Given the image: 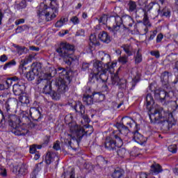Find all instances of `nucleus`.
Wrapping results in <instances>:
<instances>
[{
    "mask_svg": "<svg viewBox=\"0 0 178 178\" xmlns=\"http://www.w3.org/2000/svg\"><path fill=\"white\" fill-rule=\"evenodd\" d=\"M6 88H8L7 86L0 85V90H6Z\"/></svg>",
    "mask_w": 178,
    "mask_h": 178,
    "instance_id": "338daca9",
    "label": "nucleus"
},
{
    "mask_svg": "<svg viewBox=\"0 0 178 178\" xmlns=\"http://www.w3.org/2000/svg\"><path fill=\"white\" fill-rule=\"evenodd\" d=\"M6 121L9 122V126H10L11 127V132L12 130H13V127H11L10 122H12V123H16V124H19V123H20V119L17 118L16 115H10L7 117L5 116V115H3V113L0 111V124L6 123Z\"/></svg>",
    "mask_w": 178,
    "mask_h": 178,
    "instance_id": "f8f14e48",
    "label": "nucleus"
},
{
    "mask_svg": "<svg viewBox=\"0 0 178 178\" xmlns=\"http://www.w3.org/2000/svg\"><path fill=\"white\" fill-rule=\"evenodd\" d=\"M0 175L3 176V177H6V170L3 168H0Z\"/></svg>",
    "mask_w": 178,
    "mask_h": 178,
    "instance_id": "864d4df0",
    "label": "nucleus"
},
{
    "mask_svg": "<svg viewBox=\"0 0 178 178\" xmlns=\"http://www.w3.org/2000/svg\"><path fill=\"white\" fill-rule=\"evenodd\" d=\"M33 60V56H26L24 59L21 60V66H25V65H28V63H30Z\"/></svg>",
    "mask_w": 178,
    "mask_h": 178,
    "instance_id": "c756f323",
    "label": "nucleus"
},
{
    "mask_svg": "<svg viewBox=\"0 0 178 178\" xmlns=\"http://www.w3.org/2000/svg\"><path fill=\"white\" fill-rule=\"evenodd\" d=\"M157 33L158 32L156 31H153L150 32V36L149 38V41H152V40H154L155 38V37H156Z\"/></svg>",
    "mask_w": 178,
    "mask_h": 178,
    "instance_id": "49530a36",
    "label": "nucleus"
},
{
    "mask_svg": "<svg viewBox=\"0 0 178 178\" xmlns=\"http://www.w3.org/2000/svg\"><path fill=\"white\" fill-rule=\"evenodd\" d=\"M81 6H83V5H81V3H79L75 7V9L79 10L81 8Z\"/></svg>",
    "mask_w": 178,
    "mask_h": 178,
    "instance_id": "0e129e2a",
    "label": "nucleus"
},
{
    "mask_svg": "<svg viewBox=\"0 0 178 178\" xmlns=\"http://www.w3.org/2000/svg\"><path fill=\"white\" fill-rule=\"evenodd\" d=\"M19 176H26L29 173V167L26 164H22L18 166Z\"/></svg>",
    "mask_w": 178,
    "mask_h": 178,
    "instance_id": "aec40b11",
    "label": "nucleus"
},
{
    "mask_svg": "<svg viewBox=\"0 0 178 178\" xmlns=\"http://www.w3.org/2000/svg\"><path fill=\"white\" fill-rule=\"evenodd\" d=\"M56 161L58 162L59 161V158L55 153H52L51 152H47L45 156V163L47 165H51L54 161Z\"/></svg>",
    "mask_w": 178,
    "mask_h": 178,
    "instance_id": "dca6fc26",
    "label": "nucleus"
},
{
    "mask_svg": "<svg viewBox=\"0 0 178 178\" xmlns=\"http://www.w3.org/2000/svg\"><path fill=\"white\" fill-rule=\"evenodd\" d=\"M75 105H74V109L76 112H78L79 113H81V118H83L85 123H88L90 122V118L88 115H84L86 112V107L81 104V102H75Z\"/></svg>",
    "mask_w": 178,
    "mask_h": 178,
    "instance_id": "ddd939ff",
    "label": "nucleus"
},
{
    "mask_svg": "<svg viewBox=\"0 0 178 178\" xmlns=\"http://www.w3.org/2000/svg\"><path fill=\"white\" fill-rule=\"evenodd\" d=\"M115 21V24L113 25V28L109 27L108 30L112 31L114 34H116L117 31H119V29L122 26H129V27H133V24H134V19H133L130 15H124L120 17L118 15L115 17H111Z\"/></svg>",
    "mask_w": 178,
    "mask_h": 178,
    "instance_id": "6e6552de",
    "label": "nucleus"
},
{
    "mask_svg": "<svg viewBox=\"0 0 178 178\" xmlns=\"http://www.w3.org/2000/svg\"><path fill=\"white\" fill-rule=\"evenodd\" d=\"M29 49H30L31 51H35L36 52H38V51H40V48H39V47H35V46H31V47H29Z\"/></svg>",
    "mask_w": 178,
    "mask_h": 178,
    "instance_id": "4d7b16f0",
    "label": "nucleus"
},
{
    "mask_svg": "<svg viewBox=\"0 0 178 178\" xmlns=\"http://www.w3.org/2000/svg\"><path fill=\"white\" fill-rule=\"evenodd\" d=\"M53 148L56 151H59V149H60V145H59V143H56L54 144Z\"/></svg>",
    "mask_w": 178,
    "mask_h": 178,
    "instance_id": "13d9d810",
    "label": "nucleus"
},
{
    "mask_svg": "<svg viewBox=\"0 0 178 178\" xmlns=\"http://www.w3.org/2000/svg\"><path fill=\"white\" fill-rule=\"evenodd\" d=\"M8 60V56L5 54H3L0 56V62H2L3 63L6 62Z\"/></svg>",
    "mask_w": 178,
    "mask_h": 178,
    "instance_id": "603ef678",
    "label": "nucleus"
},
{
    "mask_svg": "<svg viewBox=\"0 0 178 178\" xmlns=\"http://www.w3.org/2000/svg\"><path fill=\"white\" fill-rule=\"evenodd\" d=\"M150 55H152V56H155L156 58H159V56H161V55L159 54V51H150Z\"/></svg>",
    "mask_w": 178,
    "mask_h": 178,
    "instance_id": "3c124183",
    "label": "nucleus"
},
{
    "mask_svg": "<svg viewBox=\"0 0 178 178\" xmlns=\"http://www.w3.org/2000/svg\"><path fill=\"white\" fill-rule=\"evenodd\" d=\"M19 102H17V99H16V98H9L4 104V108L8 113L17 112V110L16 109L20 110V108H19Z\"/></svg>",
    "mask_w": 178,
    "mask_h": 178,
    "instance_id": "9b49d317",
    "label": "nucleus"
},
{
    "mask_svg": "<svg viewBox=\"0 0 178 178\" xmlns=\"http://www.w3.org/2000/svg\"><path fill=\"white\" fill-rule=\"evenodd\" d=\"M16 48L17 49V54L19 55H23V54H27L29 52L28 49L25 47L17 46Z\"/></svg>",
    "mask_w": 178,
    "mask_h": 178,
    "instance_id": "473e14b6",
    "label": "nucleus"
},
{
    "mask_svg": "<svg viewBox=\"0 0 178 178\" xmlns=\"http://www.w3.org/2000/svg\"><path fill=\"white\" fill-rule=\"evenodd\" d=\"M147 2H148V0H139L138 5L140 6H142V8H145L147 6Z\"/></svg>",
    "mask_w": 178,
    "mask_h": 178,
    "instance_id": "a18cd8bd",
    "label": "nucleus"
},
{
    "mask_svg": "<svg viewBox=\"0 0 178 178\" xmlns=\"http://www.w3.org/2000/svg\"><path fill=\"white\" fill-rule=\"evenodd\" d=\"M163 40V35L162 33H160L156 37V42H161Z\"/></svg>",
    "mask_w": 178,
    "mask_h": 178,
    "instance_id": "5fc2aeb1",
    "label": "nucleus"
},
{
    "mask_svg": "<svg viewBox=\"0 0 178 178\" xmlns=\"http://www.w3.org/2000/svg\"><path fill=\"white\" fill-rule=\"evenodd\" d=\"M139 178H149L151 177V174L147 175V173L141 172L138 175ZM152 178H155V177H152Z\"/></svg>",
    "mask_w": 178,
    "mask_h": 178,
    "instance_id": "de8ad7c7",
    "label": "nucleus"
},
{
    "mask_svg": "<svg viewBox=\"0 0 178 178\" xmlns=\"http://www.w3.org/2000/svg\"><path fill=\"white\" fill-rule=\"evenodd\" d=\"M148 90L151 93H148L146 96V108L149 111L150 122L153 124H160L161 130L169 131L176 124L173 114L171 112L165 111L162 107L155 108V102L152 94H154V98L161 102L169 104V102H172L175 93L173 91L168 92L166 90H156L154 83H150Z\"/></svg>",
    "mask_w": 178,
    "mask_h": 178,
    "instance_id": "f03ea898",
    "label": "nucleus"
},
{
    "mask_svg": "<svg viewBox=\"0 0 178 178\" xmlns=\"http://www.w3.org/2000/svg\"><path fill=\"white\" fill-rule=\"evenodd\" d=\"M127 9L129 13H134L135 16H137V3L136 2L133 1H129Z\"/></svg>",
    "mask_w": 178,
    "mask_h": 178,
    "instance_id": "412c9836",
    "label": "nucleus"
},
{
    "mask_svg": "<svg viewBox=\"0 0 178 178\" xmlns=\"http://www.w3.org/2000/svg\"><path fill=\"white\" fill-rule=\"evenodd\" d=\"M112 17H115V16L108 17V15H103L99 19V23L100 24H107L108 22H109L110 20H112L113 22H115V20H113L112 19Z\"/></svg>",
    "mask_w": 178,
    "mask_h": 178,
    "instance_id": "b1692460",
    "label": "nucleus"
},
{
    "mask_svg": "<svg viewBox=\"0 0 178 178\" xmlns=\"http://www.w3.org/2000/svg\"><path fill=\"white\" fill-rule=\"evenodd\" d=\"M89 40L90 47L91 45H98V39H97V35H95V33L91 34Z\"/></svg>",
    "mask_w": 178,
    "mask_h": 178,
    "instance_id": "bb28decb",
    "label": "nucleus"
},
{
    "mask_svg": "<svg viewBox=\"0 0 178 178\" xmlns=\"http://www.w3.org/2000/svg\"><path fill=\"white\" fill-rule=\"evenodd\" d=\"M26 2H33V0H23L22 1H21V3H19V6L22 9H24V8L27 6Z\"/></svg>",
    "mask_w": 178,
    "mask_h": 178,
    "instance_id": "79ce46f5",
    "label": "nucleus"
},
{
    "mask_svg": "<svg viewBox=\"0 0 178 178\" xmlns=\"http://www.w3.org/2000/svg\"><path fill=\"white\" fill-rule=\"evenodd\" d=\"M13 81H19V78H17V76H14L7 79V80L6 81V84L8 88H9V87L12 86V83H13Z\"/></svg>",
    "mask_w": 178,
    "mask_h": 178,
    "instance_id": "2f4dec72",
    "label": "nucleus"
},
{
    "mask_svg": "<svg viewBox=\"0 0 178 178\" xmlns=\"http://www.w3.org/2000/svg\"><path fill=\"white\" fill-rule=\"evenodd\" d=\"M159 15L161 16H165V17H170V10L168 9V8H165L163 9V10L161 11V10H158Z\"/></svg>",
    "mask_w": 178,
    "mask_h": 178,
    "instance_id": "cd10ccee",
    "label": "nucleus"
},
{
    "mask_svg": "<svg viewBox=\"0 0 178 178\" xmlns=\"http://www.w3.org/2000/svg\"><path fill=\"white\" fill-rule=\"evenodd\" d=\"M19 102H18L19 107V111L23 112V106H27L28 104H30V99L26 95H20L19 97Z\"/></svg>",
    "mask_w": 178,
    "mask_h": 178,
    "instance_id": "f3484780",
    "label": "nucleus"
},
{
    "mask_svg": "<svg viewBox=\"0 0 178 178\" xmlns=\"http://www.w3.org/2000/svg\"><path fill=\"white\" fill-rule=\"evenodd\" d=\"M143 61V56L140 54V51L136 53V56H135V63H140Z\"/></svg>",
    "mask_w": 178,
    "mask_h": 178,
    "instance_id": "e433bc0d",
    "label": "nucleus"
},
{
    "mask_svg": "<svg viewBox=\"0 0 178 178\" xmlns=\"http://www.w3.org/2000/svg\"><path fill=\"white\" fill-rule=\"evenodd\" d=\"M97 95L99 98H105V96L100 92H95L92 95H84L83 98V102L86 104V105H92L94 104V97Z\"/></svg>",
    "mask_w": 178,
    "mask_h": 178,
    "instance_id": "2eb2a0df",
    "label": "nucleus"
},
{
    "mask_svg": "<svg viewBox=\"0 0 178 178\" xmlns=\"http://www.w3.org/2000/svg\"><path fill=\"white\" fill-rule=\"evenodd\" d=\"M56 52L68 66L79 65V56L73 54L74 46L67 42H61L59 47L56 49Z\"/></svg>",
    "mask_w": 178,
    "mask_h": 178,
    "instance_id": "0eeeda50",
    "label": "nucleus"
},
{
    "mask_svg": "<svg viewBox=\"0 0 178 178\" xmlns=\"http://www.w3.org/2000/svg\"><path fill=\"white\" fill-rule=\"evenodd\" d=\"M117 154L120 158H123L126 154V149L122 148L118 150Z\"/></svg>",
    "mask_w": 178,
    "mask_h": 178,
    "instance_id": "58836bf2",
    "label": "nucleus"
},
{
    "mask_svg": "<svg viewBox=\"0 0 178 178\" xmlns=\"http://www.w3.org/2000/svg\"><path fill=\"white\" fill-rule=\"evenodd\" d=\"M41 169H42V162L36 164L35 169L31 175V178H37V173H38Z\"/></svg>",
    "mask_w": 178,
    "mask_h": 178,
    "instance_id": "a878e982",
    "label": "nucleus"
},
{
    "mask_svg": "<svg viewBox=\"0 0 178 178\" xmlns=\"http://www.w3.org/2000/svg\"><path fill=\"white\" fill-rule=\"evenodd\" d=\"M169 77H170V73L168 72H164L161 74V80L165 87H168V84L169 83Z\"/></svg>",
    "mask_w": 178,
    "mask_h": 178,
    "instance_id": "5701e85b",
    "label": "nucleus"
},
{
    "mask_svg": "<svg viewBox=\"0 0 178 178\" xmlns=\"http://www.w3.org/2000/svg\"><path fill=\"white\" fill-rule=\"evenodd\" d=\"M49 74H45L44 78H40L38 83L45 84L42 92L49 95L54 101L60 99V95L69 90V84L72 79L69 76L70 72L63 67L49 68Z\"/></svg>",
    "mask_w": 178,
    "mask_h": 178,
    "instance_id": "7ed1b4c3",
    "label": "nucleus"
},
{
    "mask_svg": "<svg viewBox=\"0 0 178 178\" xmlns=\"http://www.w3.org/2000/svg\"><path fill=\"white\" fill-rule=\"evenodd\" d=\"M122 48L124 49V52H126V54L129 55V56H131V55H133V49L131 45L125 44V45H123Z\"/></svg>",
    "mask_w": 178,
    "mask_h": 178,
    "instance_id": "c85d7f7f",
    "label": "nucleus"
},
{
    "mask_svg": "<svg viewBox=\"0 0 178 178\" xmlns=\"http://www.w3.org/2000/svg\"><path fill=\"white\" fill-rule=\"evenodd\" d=\"M115 140L112 138V136H107L105 141V148L111 151V149H115V147L117 148H120L123 145V140L118 135L114 136Z\"/></svg>",
    "mask_w": 178,
    "mask_h": 178,
    "instance_id": "1a4fd4ad",
    "label": "nucleus"
},
{
    "mask_svg": "<svg viewBox=\"0 0 178 178\" xmlns=\"http://www.w3.org/2000/svg\"><path fill=\"white\" fill-rule=\"evenodd\" d=\"M148 16L147 15L146 13H144V17H143V24L145 26H148Z\"/></svg>",
    "mask_w": 178,
    "mask_h": 178,
    "instance_id": "8fccbe9b",
    "label": "nucleus"
},
{
    "mask_svg": "<svg viewBox=\"0 0 178 178\" xmlns=\"http://www.w3.org/2000/svg\"><path fill=\"white\" fill-rule=\"evenodd\" d=\"M67 22H69V18L63 17L56 22L55 27H57L58 29H60V27H63V26H65Z\"/></svg>",
    "mask_w": 178,
    "mask_h": 178,
    "instance_id": "393cba45",
    "label": "nucleus"
},
{
    "mask_svg": "<svg viewBox=\"0 0 178 178\" xmlns=\"http://www.w3.org/2000/svg\"><path fill=\"white\" fill-rule=\"evenodd\" d=\"M84 30L83 29H79L76 33V37H84Z\"/></svg>",
    "mask_w": 178,
    "mask_h": 178,
    "instance_id": "09e8293b",
    "label": "nucleus"
},
{
    "mask_svg": "<svg viewBox=\"0 0 178 178\" xmlns=\"http://www.w3.org/2000/svg\"><path fill=\"white\" fill-rule=\"evenodd\" d=\"M154 5H156V3H150L149 4V8H148V10H151V9H152V6H154Z\"/></svg>",
    "mask_w": 178,
    "mask_h": 178,
    "instance_id": "680f3d73",
    "label": "nucleus"
},
{
    "mask_svg": "<svg viewBox=\"0 0 178 178\" xmlns=\"http://www.w3.org/2000/svg\"><path fill=\"white\" fill-rule=\"evenodd\" d=\"M5 101V97L3 95H0V102H3Z\"/></svg>",
    "mask_w": 178,
    "mask_h": 178,
    "instance_id": "774afa93",
    "label": "nucleus"
},
{
    "mask_svg": "<svg viewBox=\"0 0 178 178\" xmlns=\"http://www.w3.org/2000/svg\"><path fill=\"white\" fill-rule=\"evenodd\" d=\"M122 176H123V170L121 169L115 170L112 174L113 178H121Z\"/></svg>",
    "mask_w": 178,
    "mask_h": 178,
    "instance_id": "7c9ffc66",
    "label": "nucleus"
},
{
    "mask_svg": "<svg viewBox=\"0 0 178 178\" xmlns=\"http://www.w3.org/2000/svg\"><path fill=\"white\" fill-rule=\"evenodd\" d=\"M24 90H26V86L23 80H19L17 83H15L13 86V91L15 95H22Z\"/></svg>",
    "mask_w": 178,
    "mask_h": 178,
    "instance_id": "4468645a",
    "label": "nucleus"
},
{
    "mask_svg": "<svg viewBox=\"0 0 178 178\" xmlns=\"http://www.w3.org/2000/svg\"><path fill=\"white\" fill-rule=\"evenodd\" d=\"M41 148H42L41 145H33L31 146L29 152L30 154H35V152H37V149H41Z\"/></svg>",
    "mask_w": 178,
    "mask_h": 178,
    "instance_id": "72a5a7b5",
    "label": "nucleus"
},
{
    "mask_svg": "<svg viewBox=\"0 0 178 178\" xmlns=\"http://www.w3.org/2000/svg\"><path fill=\"white\" fill-rule=\"evenodd\" d=\"M70 178H75L74 177V170H72L71 172H70Z\"/></svg>",
    "mask_w": 178,
    "mask_h": 178,
    "instance_id": "e2e57ef3",
    "label": "nucleus"
},
{
    "mask_svg": "<svg viewBox=\"0 0 178 178\" xmlns=\"http://www.w3.org/2000/svg\"><path fill=\"white\" fill-rule=\"evenodd\" d=\"M100 59L94 60L92 61V70H91L89 75L90 80H95L96 81H108L109 74L111 77V83L113 86H118L119 88L124 90L127 87L129 83H131L132 87H136V84L140 81L141 74L138 71V67H134L129 70V77L128 80L120 79L118 71L115 73V67L118 65V62L113 61L111 63V56L104 51L99 52Z\"/></svg>",
    "mask_w": 178,
    "mask_h": 178,
    "instance_id": "f257e3e1",
    "label": "nucleus"
},
{
    "mask_svg": "<svg viewBox=\"0 0 178 178\" xmlns=\"http://www.w3.org/2000/svg\"><path fill=\"white\" fill-rule=\"evenodd\" d=\"M161 172H162V167H161L159 164L154 163L151 166L150 175H159Z\"/></svg>",
    "mask_w": 178,
    "mask_h": 178,
    "instance_id": "4be33fe9",
    "label": "nucleus"
},
{
    "mask_svg": "<svg viewBox=\"0 0 178 178\" xmlns=\"http://www.w3.org/2000/svg\"><path fill=\"white\" fill-rule=\"evenodd\" d=\"M87 17H88V15H87V13H83L82 18L83 19H87Z\"/></svg>",
    "mask_w": 178,
    "mask_h": 178,
    "instance_id": "69168bd1",
    "label": "nucleus"
},
{
    "mask_svg": "<svg viewBox=\"0 0 178 178\" xmlns=\"http://www.w3.org/2000/svg\"><path fill=\"white\" fill-rule=\"evenodd\" d=\"M127 120L128 122L129 121V120H131L132 121V123L131 122H127V124H128V126H130V127H132V124H133V123L134 124H136V122H134V120H133V119H131V118H130L129 117H123L122 118V120Z\"/></svg>",
    "mask_w": 178,
    "mask_h": 178,
    "instance_id": "c03bdc74",
    "label": "nucleus"
},
{
    "mask_svg": "<svg viewBox=\"0 0 178 178\" xmlns=\"http://www.w3.org/2000/svg\"><path fill=\"white\" fill-rule=\"evenodd\" d=\"M82 70L83 72H90V64L88 63H83L82 65Z\"/></svg>",
    "mask_w": 178,
    "mask_h": 178,
    "instance_id": "37998d69",
    "label": "nucleus"
},
{
    "mask_svg": "<svg viewBox=\"0 0 178 178\" xmlns=\"http://www.w3.org/2000/svg\"><path fill=\"white\" fill-rule=\"evenodd\" d=\"M174 173L178 176V165H176L175 168L173 170Z\"/></svg>",
    "mask_w": 178,
    "mask_h": 178,
    "instance_id": "052dcab7",
    "label": "nucleus"
},
{
    "mask_svg": "<svg viewBox=\"0 0 178 178\" xmlns=\"http://www.w3.org/2000/svg\"><path fill=\"white\" fill-rule=\"evenodd\" d=\"M40 153H35V155H34V159L35 161H38V159H40Z\"/></svg>",
    "mask_w": 178,
    "mask_h": 178,
    "instance_id": "bf43d9fd",
    "label": "nucleus"
},
{
    "mask_svg": "<svg viewBox=\"0 0 178 178\" xmlns=\"http://www.w3.org/2000/svg\"><path fill=\"white\" fill-rule=\"evenodd\" d=\"M26 29H29V26L27 25H23L22 26H18L16 29V33H22V31H24Z\"/></svg>",
    "mask_w": 178,
    "mask_h": 178,
    "instance_id": "a19ab883",
    "label": "nucleus"
},
{
    "mask_svg": "<svg viewBox=\"0 0 178 178\" xmlns=\"http://www.w3.org/2000/svg\"><path fill=\"white\" fill-rule=\"evenodd\" d=\"M59 6L55 0H44L38 7V16L40 20L51 22L58 15Z\"/></svg>",
    "mask_w": 178,
    "mask_h": 178,
    "instance_id": "423d86ee",
    "label": "nucleus"
},
{
    "mask_svg": "<svg viewBox=\"0 0 178 178\" xmlns=\"http://www.w3.org/2000/svg\"><path fill=\"white\" fill-rule=\"evenodd\" d=\"M134 134V140L138 144H143V143H145V138L143 135H141L138 131H136L133 133Z\"/></svg>",
    "mask_w": 178,
    "mask_h": 178,
    "instance_id": "a211bd4d",
    "label": "nucleus"
},
{
    "mask_svg": "<svg viewBox=\"0 0 178 178\" xmlns=\"http://www.w3.org/2000/svg\"><path fill=\"white\" fill-rule=\"evenodd\" d=\"M99 39L102 42H105L106 44H109L111 42V36L108 35V33L105 31H102L99 34Z\"/></svg>",
    "mask_w": 178,
    "mask_h": 178,
    "instance_id": "6ab92c4d",
    "label": "nucleus"
},
{
    "mask_svg": "<svg viewBox=\"0 0 178 178\" xmlns=\"http://www.w3.org/2000/svg\"><path fill=\"white\" fill-rule=\"evenodd\" d=\"M24 19H17L15 21V25L16 26H19V24H23V23H24Z\"/></svg>",
    "mask_w": 178,
    "mask_h": 178,
    "instance_id": "6e6d98bb",
    "label": "nucleus"
},
{
    "mask_svg": "<svg viewBox=\"0 0 178 178\" xmlns=\"http://www.w3.org/2000/svg\"><path fill=\"white\" fill-rule=\"evenodd\" d=\"M70 22L74 24V26H77V24H80V19L77 16H73L70 19Z\"/></svg>",
    "mask_w": 178,
    "mask_h": 178,
    "instance_id": "c9c22d12",
    "label": "nucleus"
},
{
    "mask_svg": "<svg viewBox=\"0 0 178 178\" xmlns=\"http://www.w3.org/2000/svg\"><path fill=\"white\" fill-rule=\"evenodd\" d=\"M70 131L64 134V136L61 137V142L65 143L66 145H72V140H77L83 138L84 136H90L92 134L94 129L92 126L89 124L83 125V127L88 129V130L84 129L81 126H79L76 122H71L68 123Z\"/></svg>",
    "mask_w": 178,
    "mask_h": 178,
    "instance_id": "39448f33",
    "label": "nucleus"
},
{
    "mask_svg": "<svg viewBox=\"0 0 178 178\" xmlns=\"http://www.w3.org/2000/svg\"><path fill=\"white\" fill-rule=\"evenodd\" d=\"M118 62H120V63H122V65H125V63H127V56H120L118 58Z\"/></svg>",
    "mask_w": 178,
    "mask_h": 178,
    "instance_id": "ea45409f",
    "label": "nucleus"
},
{
    "mask_svg": "<svg viewBox=\"0 0 178 178\" xmlns=\"http://www.w3.org/2000/svg\"><path fill=\"white\" fill-rule=\"evenodd\" d=\"M21 116L22 117V125L20 120L18 124L13 123L12 121L10 122V126L13 127L12 133L15 136H26L29 133V129H33L35 127V124L31 121V119L36 122H40L43 118L40 108L35 107L31 108L28 111H22L21 112Z\"/></svg>",
    "mask_w": 178,
    "mask_h": 178,
    "instance_id": "20e7f679",
    "label": "nucleus"
},
{
    "mask_svg": "<svg viewBox=\"0 0 178 178\" xmlns=\"http://www.w3.org/2000/svg\"><path fill=\"white\" fill-rule=\"evenodd\" d=\"M45 74H49V73H41V67H40V65H36L32 67L31 70L26 73V77L29 80V81H33V80H34V79H35L37 76H39V78L38 79V84H40L38 83V80H40V79H45Z\"/></svg>",
    "mask_w": 178,
    "mask_h": 178,
    "instance_id": "9d476101",
    "label": "nucleus"
},
{
    "mask_svg": "<svg viewBox=\"0 0 178 178\" xmlns=\"http://www.w3.org/2000/svg\"><path fill=\"white\" fill-rule=\"evenodd\" d=\"M13 66H16V61L15 60H13L6 63L3 66V70H6V69H9L10 67H12Z\"/></svg>",
    "mask_w": 178,
    "mask_h": 178,
    "instance_id": "f704fd0d",
    "label": "nucleus"
},
{
    "mask_svg": "<svg viewBox=\"0 0 178 178\" xmlns=\"http://www.w3.org/2000/svg\"><path fill=\"white\" fill-rule=\"evenodd\" d=\"M168 151L172 154H176V152H177V145H170L168 146Z\"/></svg>",
    "mask_w": 178,
    "mask_h": 178,
    "instance_id": "4c0bfd02",
    "label": "nucleus"
}]
</instances>
